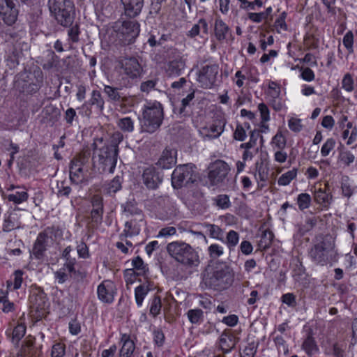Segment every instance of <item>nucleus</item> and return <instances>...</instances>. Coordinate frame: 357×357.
<instances>
[{
	"label": "nucleus",
	"mask_w": 357,
	"mask_h": 357,
	"mask_svg": "<svg viewBox=\"0 0 357 357\" xmlns=\"http://www.w3.org/2000/svg\"><path fill=\"white\" fill-rule=\"evenodd\" d=\"M311 261L316 265L333 266L338 261V252L335 249V240L330 236H321L308 251Z\"/></svg>",
	"instance_id": "obj_1"
},
{
	"label": "nucleus",
	"mask_w": 357,
	"mask_h": 357,
	"mask_svg": "<svg viewBox=\"0 0 357 357\" xmlns=\"http://www.w3.org/2000/svg\"><path fill=\"white\" fill-rule=\"evenodd\" d=\"M93 163L102 172L113 173L116 167L119 150L105 145L102 137L96 138L92 144Z\"/></svg>",
	"instance_id": "obj_2"
},
{
	"label": "nucleus",
	"mask_w": 357,
	"mask_h": 357,
	"mask_svg": "<svg viewBox=\"0 0 357 357\" xmlns=\"http://www.w3.org/2000/svg\"><path fill=\"white\" fill-rule=\"evenodd\" d=\"M203 282L209 289L222 291L232 284L233 275L227 266L216 263L206 268Z\"/></svg>",
	"instance_id": "obj_3"
},
{
	"label": "nucleus",
	"mask_w": 357,
	"mask_h": 357,
	"mask_svg": "<svg viewBox=\"0 0 357 357\" xmlns=\"http://www.w3.org/2000/svg\"><path fill=\"white\" fill-rule=\"evenodd\" d=\"M164 119L163 107L158 101L144 105L141 120V132L153 133L161 126Z\"/></svg>",
	"instance_id": "obj_4"
},
{
	"label": "nucleus",
	"mask_w": 357,
	"mask_h": 357,
	"mask_svg": "<svg viewBox=\"0 0 357 357\" xmlns=\"http://www.w3.org/2000/svg\"><path fill=\"white\" fill-rule=\"evenodd\" d=\"M167 250L172 258L184 266L191 267L199 264L197 252L185 242H172L167 245Z\"/></svg>",
	"instance_id": "obj_5"
},
{
	"label": "nucleus",
	"mask_w": 357,
	"mask_h": 357,
	"mask_svg": "<svg viewBox=\"0 0 357 357\" xmlns=\"http://www.w3.org/2000/svg\"><path fill=\"white\" fill-rule=\"evenodd\" d=\"M197 177V167L194 164L179 165L172 174V185L174 189H180L196 182Z\"/></svg>",
	"instance_id": "obj_6"
},
{
	"label": "nucleus",
	"mask_w": 357,
	"mask_h": 357,
	"mask_svg": "<svg viewBox=\"0 0 357 357\" xmlns=\"http://www.w3.org/2000/svg\"><path fill=\"white\" fill-rule=\"evenodd\" d=\"M51 13L61 25L68 26L73 21L74 5L71 0H49Z\"/></svg>",
	"instance_id": "obj_7"
},
{
	"label": "nucleus",
	"mask_w": 357,
	"mask_h": 357,
	"mask_svg": "<svg viewBox=\"0 0 357 357\" xmlns=\"http://www.w3.org/2000/svg\"><path fill=\"white\" fill-rule=\"evenodd\" d=\"M120 43L130 45L135 40L140 32V25L136 20H118L113 26Z\"/></svg>",
	"instance_id": "obj_8"
},
{
	"label": "nucleus",
	"mask_w": 357,
	"mask_h": 357,
	"mask_svg": "<svg viewBox=\"0 0 357 357\" xmlns=\"http://www.w3.org/2000/svg\"><path fill=\"white\" fill-rule=\"evenodd\" d=\"M119 74L126 82L137 81L143 75V68L137 58L135 56L125 57L118 61Z\"/></svg>",
	"instance_id": "obj_9"
},
{
	"label": "nucleus",
	"mask_w": 357,
	"mask_h": 357,
	"mask_svg": "<svg viewBox=\"0 0 357 357\" xmlns=\"http://www.w3.org/2000/svg\"><path fill=\"white\" fill-rule=\"evenodd\" d=\"M58 232L57 228L49 227L38 234L32 250V254L36 258H43L47 247L54 241Z\"/></svg>",
	"instance_id": "obj_10"
},
{
	"label": "nucleus",
	"mask_w": 357,
	"mask_h": 357,
	"mask_svg": "<svg viewBox=\"0 0 357 357\" xmlns=\"http://www.w3.org/2000/svg\"><path fill=\"white\" fill-rule=\"evenodd\" d=\"M19 5L15 0H0V17L8 26L13 25L17 20Z\"/></svg>",
	"instance_id": "obj_11"
},
{
	"label": "nucleus",
	"mask_w": 357,
	"mask_h": 357,
	"mask_svg": "<svg viewBox=\"0 0 357 357\" xmlns=\"http://www.w3.org/2000/svg\"><path fill=\"white\" fill-rule=\"evenodd\" d=\"M230 167L227 163L221 160H217L208 167V178L212 185H218L225 181Z\"/></svg>",
	"instance_id": "obj_12"
},
{
	"label": "nucleus",
	"mask_w": 357,
	"mask_h": 357,
	"mask_svg": "<svg viewBox=\"0 0 357 357\" xmlns=\"http://www.w3.org/2000/svg\"><path fill=\"white\" fill-rule=\"evenodd\" d=\"M219 67L218 65H206L198 73L197 82L205 89H211L215 83Z\"/></svg>",
	"instance_id": "obj_13"
},
{
	"label": "nucleus",
	"mask_w": 357,
	"mask_h": 357,
	"mask_svg": "<svg viewBox=\"0 0 357 357\" xmlns=\"http://www.w3.org/2000/svg\"><path fill=\"white\" fill-rule=\"evenodd\" d=\"M29 301L31 307L38 313V316H43L50 305L46 294L39 289L31 293Z\"/></svg>",
	"instance_id": "obj_14"
},
{
	"label": "nucleus",
	"mask_w": 357,
	"mask_h": 357,
	"mask_svg": "<svg viewBox=\"0 0 357 357\" xmlns=\"http://www.w3.org/2000/svg\"><path fill=\"white\" fill-rule=\"evenodd\" d=\"M28 80H26L24 78L18 77L15 80V86L18 89L20 92L26 93H33L38 91L43 82L42 77L40 79L36 78L34 76L35 81L33 80L32 77L29 76H26Z\"/></svg>",
	"instance_id": "obj_15"
},
{
	"label": "nucleus",
	"mask_w": 357,
	"mask_h": 357,
	"mask_svg": "<svg viewBox=\"0 0 357 357\" xmlns=\"http://www.w3.org/2000/svg\"><path fill=\"white\" fill-rule=\"evenodd\" d=\"M98 296L100 301L106 303H111L114 301V284L110 280L103 281L98 287Z\"/></svg>",
	"instance_id": "obj_16"
},
{
	"label": "nucleus",
	"mask_w": 357,
	"mask_h": 357,
	"mask_svg": "<svg viewBox=\"0 0 357 357\" xmlns=\"http://www.w3.org/2000/svg\"><path fill=\"white\" fill-rule=\"evenodd\" d=\"M143 183L149 189H156L161 183L162 178L154 167H150L144 169L143 174Z\"/></svg>",
	"instance_id": "obj_17"
},
{
	"label": "nucleus",
	"mask_w": 357,
	"mask_h": 357,
	"mask_svg": "<svg viewBox=\"0 0 357 357\" xmlns=\"http://www.w3.org/2000/svg\"><path fill=\"white\" fill-rule=\"evenodd\" d=\"M123 5L124 13L130 18H135L141 13L144 0H121Z\"/></svg>",
	"instance_id": "obj_18"
},
{
	"label": "nucleus",
	"mask_w": 357,
	"mask_h": 357,
	"mask_svg": "<svg viewBox=\"0 0 357 357\" xmlns=\"http://www.w3.org/2000/svg\"><path fill=\"white\" fill-rule=\"evenodd\" d=\"M176 162V151L166 148L162 153L156 165L162 169H169Z\"/></svg>",
	"instance_id": "obj_19"
},
{
	"label": "nucleus",
	"mask_w": 357,
	"mask_h": 357,
	"mask_svg": "<svg viewBox=\"0 0 357 357\" xmlns=\"http://www.w3.org/2000/svg\"><path fill=\"white\" fill-rule=\"evenodd\" d=\"M225 124L226 120L224 118L215 119L213 123L208 128H204L206 131L204 137L208 139L218 138L224 131Z\"/></svg>",
	"instance_id": "obj_20"
},
{
	"label": "nucleus",
	"mask_w": 357,
	"mask_h": 357,
	"mask_svg": "<svg viewBox=\"0 0 357 357\" xmlns=\"http://www.w3.org/2000/svg\"><path fill=\"white\" fill-rule=\"evenodd\" d=\"M79 165L70 164V178L72 182L78 184L83 182L89 171L87 167H78Z\"/></svg>",
	"instance_id": "obj_21"
},
{
	"label": "nucleus",
	"mask_w": 357,
	"mask_h": 357,
	"mask_svg": "<svg viewBox=\"0 0 357 357\" xmlns=\"http://www.w3.org/2000/svg\"><path fill=\"white\" fill-rule=\"evenodd\" d=\"M121 342L123 345L120 349L119 357H130L135 350V344L126 334L121 335Z\"/></svg>",
	"instance_id": "obj_22"
},
{
	"label": "nucleus",
	"mask_w": 357,
	"mask_h": 357,
	"mask_svg": "<svg viewBox=\"0 0 357 357\" xmlns=\"http://www.w3.org/2000/svg\"><path fill=\"white\" fill-rule=\"evenodd\" d=\"M333 197L331 194L326 189L319 188L315 190L314 193V199L318 204L322 205L324 208H328L332 202Z\"/></svg>",
	"instance_id": "obj_23"
},
{
	"label": "nucleus",
	"mask_w": 357,
	"mask_h": 357,
	"mask_svg": "<svg viewBox=\"0 0 357 357\" xmlns=\"http://www.w3.org/2000/svg\"><path fill=\"white\" fill-rule=\"evenodd\" d=\"M215 36L218 40L222 41L230 33L229 27L221 20L216 19L214 24Z\"/></svg>",
	"instance_id": "obj_24"
},
{
	"label": "nucleus",
	"mask_w": 357,
	"mask_h": 357,
	"mask_svg": "<svg viewBox=\"0 0 357 357\" xmlns=\"http://www.w3.org/2000/svg\"><path fill=\"white\" fill-rule=\"evenodd\" d=\"M103 92L107 96L109 102L118 103L123 100V93H120V89L118 87L104 85Z\"/></svg>",
	"instance_id": "obj_25"
},
{
	"label": "nucleus",
	"mask_w": 357,
	"mask_h": 357,
	"mask_svg": "<svg viewBox=\"0 0 357 357\" xmlns=\"http://www.w3.org/2000/svg\"><path fill=\"white\" fill-rule=\"evenodd\" d=\"M34 343V339L26 338L17 354V357H36Z\"/></svg>",
	"instance_id": "obj_26"
},
{
	"label": "nucleus",
	"mask_w": 357,
	"mask_h": 357,
	"mask_svg": "<svg viewBox=\"0 0 357 357\" xmlns=\"http://www.w3.org/2000/svg\"><path fill=\"white\" fill-rule=\"evenodd\" d=\"M236 345L234 337L222 333L220 337V349L224 354L229 353Z\"/></svg>",
	"instance_id": "obj_27"
},
{
	"label": "nucleus",
	"mask_w": 357,
	"mask_h": 357,
	"mask_svg": "<svg viewBox=\"0 0 357 357\" xmlns=\"http://www.w3.org/2000/svg\"><path fill=\"white\" fill-rule=\"evenodd\" d=\"M201 30L205 35L208 34V26L206 21L202 18L199 19L197 24H195L192 29L188 31L187 36L190 38H195L200 33Z\"/></svg>",
	"instance_id": "obj_28"
},
{
	"label": "nucleus",
	"mask_w": 357,
	"mask_h": 357,
	"mask_svg": "<svg viewBox=\"0 0 357 357\" xmlns=\"http://www.w3.org/2000/svg\"><path fill=\"white\" fill-rule=\"evenodd\" d=\"M26 327L24 324H17L12 331V332L6 331L8 336L11 337L12 342L17 346L20 340L26 333Z\"/></svg>",
	"instance_id": "obj_29"
},
{
	"label": "nucleus",
	"mask_w": 357,
	"mask_h": 357,
	"mask_svg": "<svg viewBox=\"0 0 357 357\" xmlns=\"http://www.w3.org/2000/svg\"><path fill=\"white\" fill-rule=\"evenodd\" d=\"M21 227V222L17 220L15 214L10 213L4 219L2 229L4 232H10Z\"/></svg>",
	"instance_id": "obj_30"
},
{
	"label": "nucleus",
	"mask_w": 357,
	"mask_h": 357,
	"mask_svg": "<svg viewBox=\"0 0 357 357\" xmlns=\"http://www.w3.org/2000/svg\"><path fill=\"white\" fill-rule=\"evenodd\" d=\"M90 158L91 153L89 151H82L71 160L70 164H76L79 165L78 167L89 168Z\"/></svg>",
	"instance_id": "obj_31"
},
{
	"label": "nucleus",
	"mask_w": 357,
	"mask_h": 357,
	"mask_svg": "<svg viewBox=\"0 0 357 357\" xmlns=\"http://www.w3.org/2000/svg\"><path fill=\"white\" fill-rule=\"evenodd\" d=\"M3 197L5 199H8V201L13 202L15 204H20L27 201L29 194L26 190L17 191L15 193L3 195Z\"/></svg>",
	"instance_id": "obj_32"
},
{
	"label": "nucleus",
	"mask_w": 357,
	"mask_h": 357,
	"mask_svg": "<svg viewBox=\"0 0 357 357\" xmlns=\"http://www.w3.org/2000/svg\"><path fill=\"white\" fill-rule=\"evenodd\" d=\"M123 178L120 176H115L110 182H109L105 188V191L107 194H115L122 188Z\"/></svg>",
	"instance_id": "obj_33"
},
{
	"label": "nucleus",
	"mask_w": 357,
	"mask_h": 357,
	"mask_svg": "<svg viewBox=\"0 0 357 357\" xmlns=\"http://www.w3.org/2000/svg\"><path fill=\"white\" fill-rule=\"evenodd\" d=\"M297 173L298 169L296 168H294L282 174L278 180V185L282 186L289 185L291 181L296 178Z\"/></svg>",
	"instance_id": "obj_34"
},
{
	"label": "nucleus",
	"mask_w": 357,
	"mask_h": 357,
	"mask_svg": "<svg viewBox=\"0 0 357 357\" xmlns=\"http://www.w3.org/2000/svg\"><path fill=\"white\" fill-rule=\"evenodd\" d=\"M185 67V61L181 57L176 58L169 61L168 65V71L171 75L179 74Z\"/></svg>",
	"instance_id": "obj_35"
},
{
	"label": "nucleus",
	"mask_w": 357,
	"mask_h": 357,
	"mask_svg": "<svg viewBox=\"0 0 357 357\" xmlns=\"http://www.w3.org/2000/svg\"><path fill=\"white\" fill-rule=\"evenodd\" d=\"M140 231L139 227L137 225L135 220H130L125 223V229L123 230V234L125 236H132L139 234Z\"/></svg>",
	"instance_id": "obj_36"
},
{
	"label": "nucleus",
	"mask_w": 357,
	"mask_h": 357,
	"mask_svg": "<svg viewBox=\"0 0 357 357\" xmlns=\"http://www.w3.org/2000/svg\"><path fill=\"white\" fill-rule=\"evenodd\" d=\"M255 178L257 182V189L262 190L266 185V182L268 178V171L261 169H256Z\"/></svg>",
	"instance_id": "obj_37"
},
{
	"label": "nucleus",
	"mask_w": 357,
	"mask_h": 357,
	"mask_svg": "<svg viewBox=\"0 0 357 357\" xmlns=\"http://www.w3.org/2000/svg\"><path fill=\"white\" fill-rule=\"evenodd\" d=\"M118 127L125 132H132L134 130V121L130 117H123L117 121Z\"/></svg>",
	"instance_id": "obj_38"
},
{
	"label": "nucleus",
	"mask_w": 357,
	"mask_h": 357,
	"mask_svg": "<svg viewBox=\"0 0 357 357\" xmlns=\"http://www.w3.org/2000/svg\"><path fill=\"white\" fill-rule=\"evenodd\" d=\"M204 227L207 229L210 237L223 241L222 229L214 224L204 223Z\"/></svg>",
	"instance_id": "obj_39"
},
{
	"label": "nucleus",
	"mask_w": 357,
	"mask_h": 357,
	"mask_svg": "<svg viewBox=\"0 0 357 357\" xmlns=\"http://www.w3.org/2000/svg\"><path fill=\"white\" fill-rule=\"evenodd\" d=\"M123 213L127 215H139L140 218V220H142V211L139 209L135 204L132 202H128L125 204L123 205Z\"/></svg>",
	"instance_id": "obj_40"
},
{
	"label": "nucleus",
	"mask_w": 357,
	"mask_h": 357,
	"mask_svg": "<svg viewBox=\"0 0 357 357\" xmlns=\"http://www.w3.org/2000/svg\"><path fill=\"white\" fill-rule=\"evenodd\" d=\"M303 349L308 356H312L318 351L315 341L311 336H308L302 344Z\"/></svg>",
	"instance_id": "obj_41"
},
{
	"label": "nucleus",
	"mask_w": 357,
	"mask_h": 357,
	"mask_svg": "<svg viewBox=\"0 0 357 357\" xmlns=\"http://www.w3.org/2000/svg\"><path fill=\"white\" fill-rule=\"evenodd\" d=\"M91 105H96L98 109L102 110L104 108L105 101L100 91L93 90L91 93V97L89 100Z\"/></svg>",
	"instance_id": "obj_42"
},
{
	"label": "nucleus",
	"mask_w": 357,
	"mask_h": 357,
	"mask_svg": "<svg viewBox=\"0 0 357 357\" xmlns=\"http://www.w3.org/2000/svg\"><path fill=\"white\" fill-rule=\"evenodd\" d=\"M188 318L190 323L197 324L203 320L204 313L200 309H192L187 312Z\"/></svg>",
	"instance_id": "obj_43"
},
{
	"label": "nucleus",
	"mask_w": 357,
	"mask_h": 357,
	"mask_svg": "<svg viewBox=\"0 0 357 357\" xmlns=\"http://www.w3.org/2000/svg\"><path fill=\"white\" fill-rule=\"evenodd\" d=\"M195 98V92L189 93L185 98H183L179 107H174V112H177L180 115H185V108L190 105V102Z\"/></svg>",
	"instance_id": "obj_44"
},
{
	"label": "nucleus",
	"mask_w": 357,
	"mask_h": 357,
	"mask_svg": "<svg viewBox=\"0 0 357 357\" xmlns=\"http://www.w3.org/2000/svg\"><path fill=\"white\" fill-rule=\"evenodd\" d=\"M215 204L221 209H227L231 206L229 197L227 195H219L213 199Z\"/></svg>",
	"instance_id": "obj_45"
},
{
	"label": "nucleus",
	"mask_w": 357,
	"mask_h": 357,
	"mask_svg": "<svg viewBox=\"0 0 357 357\" xmlns=\"http://www.w3.org/2000/svg\"><path fill=\"white\" fill-rule=\"evenodd\" d=\"M123 139V134L119 131H116L112 135L109 142H105V145L108 147L115 148L119 150V144L122 142Z\"/></svg>",
	"instance_id": "obj_46"
},
{
	"label": "nucleus",
	"mask_w": 357,
	"mask_h": 357,
	"mask_svg": "<svg viewBox=\"0 0 357 357\" xmlns=\"http://www.w3.org/2000/svg\"><path fill=\"white\" fill-rule=\"evenodd\" d=\"M260 135V132L257 130H254L250 132V140H248L247 143H243L240 145L241 149H250L252 147H254L256 144L257 141Z\"/></svg>",
	"instance_id": "obj_47"
},
{
	"label": "nucleus",
	"mask_w": 357,
	"mask_h": 357,
	"mask_svg": "<svg viewBox=\"0 0 357 357\" xmlns=\"http://www.w3.org/2000/svg\"><path fill=\"white\" fill-rule=\"evenodd\" d=\"M149 289L143 285L137 287L135 289V297L136 303L138 306L142 305L144 298L148 294Z\"/></svg>",
	"instance_id": "obj_48"
},
{
	"label": "nucleus",
	"mask_w": 357,
	"mask_h": 357,
	"mask_svg": "<svg viewBox=\"0 0 357 357\" xmlns=\"http://www.w3.org/2000/svg\"><path fill=\"white\" fill-rule=\"evenodd\" d=\"M297 203L300 210L303 211L309 208L311 203V197L307 193H301L297 197Z\"/></svg>",
	"instance_id": "obj_49"
},
{
	"label": "nucleus",
	"mask_w": 357,
	"mask_h": 357,
	"mask_svg": "<svg viewBox=\"0 0 357 357\" xmlns=\"http://www.w3.org/2000/svg\"><path fill=\"white\" fill-rule=\"evenodd\" d=\"M272 144L277 149H284L287 144V139L282 135V132L279 131L272 139Z\"/></svg>",
	"instance_id": "obj_50"
},
{
	"label": "nucleus",
	"mask_w": 357,
	"mask_h": 357,
	"mask_svg": "<svg viewBox=\"0 0 357 357\" xmlns=\"http://www.w3.org/2000/svg\"><path fill=\"white\" fill-rule=\"evenodd\" d=\"M239 234L234 230H230L226 236V243L229 249L234 248L238 243Z\"/></svg>",
	"instance_id": "obj_51"
},
{
	"label": "nucleus",
	"mask_w": 357,
	"mask_h": 357,
	"mask_svg": "<svg viewBox=\"0 0 357 357\" xmlns=\"http://www.w3.org/2000/svg\"><path fill=\"white\" fill-rule=\"evenodd\" d=\"M355 157L349 151H340L339 154V160L345 165L349 166L354 161Z\"/></svg>",
	"instance_id": "obj_52"
},
{
	"label": "nucleus",
	"mask_w": 357,
	"mask_h": 357,
	"mask_svg": "<svg viewBox=\"0 0 357 357\" xmlns=\"http://www.w3.org/2000/svg\"><path fill=\"white\" fill-rule=\"evenodd\" d=\"M335 140L333 138L328 139L323 144L321 149V155L323 157H326L329 155L330 152L335 148Z\"/></svg>",
	"instance_id": "obj_53"
},
{
	"label": "nucleus",
	"mask_w": 357,
	"mask_h": 357,
	"mask_svg": "<svg viewBox=\"0 0 357 357\" xmlns=\"http://www.w3.org/2000/svg\"><path fill=\"white\" fill-rule=\"evenodd\" d=\"M132 266L135 269L139 271L137 275H143L147 271L146 266L144 264L142 259L140 257H137L132 260Z\"/></svg>",
	"instance_id": "obj_54"
},
{
	"label": "nucleus",
	"mask_w": 357,
	"mask_h": 357,
	"mask_svg": "<svg viewBox=\"0 0 357 357\" xmlns=\"http://www.w3.org/2000/svg\"><path fill=\"white\" fill-rule=\"evenodd\" d=\"M0 303L3 305L2 310L4 312H9L13 310V303L8 300L6 293L2 290L0 291Z\"/></svg>",
	"instance_id": "obj_55"
},
{
	"label": "nucleus",
	"mask_w": 357,
	"mask_h": 357,
	"mask_svg": "<svg viewBox=\"0 0 357 357\" xmlns=\"http://www.w3.org/2000/svg\"><path fill=\"white\" fill-rule=\"evenodd\" d=\"M342 43L349 53H352L354 52V34L351 31H349L346 33L343 37Z\"/></svg>",
	"instance_id": "obj_56"
},
{
	"label": "nucleus",
	"mask_w": 357,
	"mask_h": 357,
	"mask_svg": "<svg viewBox=\"0 0 357 357\" xmlns=\"http://www.w3.org/2000/svg\"><path fill=\"white\" fill-rule=\"evenodd\" d=\"M275 344L280 353H283L284 355H287L289 350L286 344V342L281 335H278L274 338Z\"/></svg>",
	"instance_id": "obj_57"
},
{
	"label": "nucleus",
	"mask_w": 357,
	"mask_h": 357,
	"mask_svg": "<svg viewBox=\"0 0 357 357\" xmlns=\"http://www.w3.org/2000/svg\"><path fill=\"white\" fill-rule=\"evenodd\" d=\"M161 310V300L159 296H154L152 300L151 307H150V313L153 316H157Z\"/></svg>",
	"instance_id": "obj_58"
},
{
	"label": "nucleus",
	"mask_w": 357,
	"mask_h": 357,
	"mask_svg": "<svg viewBox=\"0 0 357 357\" xmlns=\"http://www.w3.org/2000/svg\"><path fill=\"white\" fill-rule=\"evenodd\" d=\"M342 86L348 92L354 90V79L349 73L344 75L342 80Z\"/></svg>",
	"instance_id": "obj_59"
},
{
	"label": "nucleus",
	"mask_w": 357,
	"mask_h": 357,
	"mask_svg": "<svg viewBox=\"0 0 357 357\" xmlns=\"http://www.w3.org/2000/svg\"><path fill=\"white\" fill-rule=\"evenodd\" d=\"M346 127L347 129H349V130L351 131L350 136L346 144L347 145H351L357 139V128L356 126H353V123L351 122H347Z\"/></svg>",
	"instance_id": "obj_60"
},
{
	"label": "nucleus",
	"mask_w": 357,
	"mask_h": 357,
	"mask_svg": "<svg viewBox=\"0 0 357 357\" xmlns=\"http://www.w3.org/2000/svg\"><path fill=\"white\" fill-rule=\"evenodd\" d=\"M211 257L218 258L223 254V248L218 244H212L208 248Z\"/></svg>",
	"instance_id": "obj_61"
},
{
	"label": "nucleus",
	"mask_w": 357,
	"mask_h": 357,
	"mask_svg": "<svg viewBox=\"0 0 357 357\" xmlns=\"http://www.w3.org/2000/svg\"><path fill=\"white\" fill-rule=\"evenodd\" d=\"M57 195L59 197H68L71 192V188L66 185V182L64 181L57 183Z\"/></svg>",
	"instance_id": "obj_62"
},
{
	"label": "nucleus",
	"mask_w": 357,
	"mask_h": 357,
	"mask_svg": "<svg viewBox=\"0 0 357 357\" xmlns=\"http://www.w3.org/2000/svg\"><path fill=\"white\" fill-rule=\"evenodd\" d=\"M257 352V346L254 342L249 343L241 354V357H254Z\"/></svg>",
	"instance_id": "obj_63"
},
{
	"label": "nucleus",
	"mask_w": 357,
	"mask_h": 357,
	"mask_svg": "<svg viewBox=\"0 0 357 357\" xmlns=\"http://www.w3.org/2000/svg\"><path fill=\"white\" fill-rule=\"evenodd\" d=\"M288 126L289 129L294 132H298L303 128L301 120L296 118H291L289 120Z\"/></svg>",
	"instance_id": "obj_64"
}]
</instances>
